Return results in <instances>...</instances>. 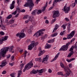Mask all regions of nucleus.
<instances>
[{
	"mask_svg": "<svg viewBox=\"0 0 77 77\" xmlns=\"http://www.w3.org/2000/svg\"><path fill=\"white\" fill-rule=\"evenodd\" d=\"M26 1L28 2L27 3L26 2L24 6L25 7H29V9H30V11H31L33 8L34 4L32 0H26Z\"/></svg>",
	"mask_w": 77,
	"mask_h": 77,
	"instance_id": "f257e3e1",
	"label": "nucleus"
},
{
	"mask_svg": "<svg viewBox=\"0 0 77 77\" xmlns=\"http://www.w3.org/2000/svg\"><path fill=\"white\" fill-rule=\"evenodd\" d=\"M33 64L32 61L30 62L25 66L23 70V72H25L26 71L29 70L30 68H31L32 67H33Z\"/></svg>",
	"mask_w": 77,
	"mask_h": 77,
	"instance_id": "f03ea898",
	"label": "nucleus"
},
{
	"mask_svg": "<svg viewBox=\"0 0 77 77\" xmlns=\"http://www.w3.org/2000/svg\"><path fill=\"white\" fill-rule=\"evenodd\" d=\"M45 30L44 29H40L35 33L34 35L33 36H35L36 35L35 37H36V38H38L39 36H41V35L44 34V32H44V31H45Z\"/></svg>",
	"mask_w": 77,
	"mask_h": 77,
	"instance_id": "7ed1b4c3",
	"label": "nucleus"
},
{
	"mask_svg": "<svg viewBox=\"0 0 77 77\" xmlns=\"http://www.w3.org/2000/svg\"><path fill=\"white\" fill-rule=\"evenodd\" d=\"M38 44H39L38 42L35 43V41H32V43L28 46V50H32V48H33L35 46H36Z\"/></svg>",
	"mask_w": 77,
	"mask_h": 77,
	"instance_id": "20e7f679",
	"label": "nucleus"
},
{
	"mask_svg": "<svg viewBox=\"0 0 77 77\" xmlns=\"http://www.w3.org/2000/svg\"><path fill=\"white\" fill-rule=\"evenodd\" d=\"M64 70L66 72V73L64 75L65 77H68L70 75V73H71V70L69 69V68L68 67H66L64 68ZM70 72V73H69Z\"/></svg>",
	"mask_w": 77,
	"mask_h": 77,
	"instance_id": "39448f33",
	"label": "nucleus"
},
{
	"mask_svg": "<svg viewBox=\"0 0 77 77\" xmlns=\"http://www.w3.org/2000/svg\"><path fill=\"white\" fill-rule=\"evenodd\" d=\"M70 45V42H68L66 45L62 46L60 49L59 51H66L68 48V46Z\"/></svg>",
	"mask_w": 77,
	"mask_h": 77,
	"instance_id": "423d86ee",
	"label": "nucleus"
},
{
	"mask_svg": "<svg viewBox=\"0 0 77 77\" xmlns=\"http://www.w3.org/2000/svg\"><path fill=\"white\" fill-rule=\"evenodd\" d=\"M43 72H44V69H41L39 70L34 69L32 70V72H31L30 74H37V72H39L40 74H42Z\"/></svg>",
	"mask_w": 77,
	"mask_h": 77,
	"instance_id": "0eeeda50",
	"label": "nucleus"
},
{
	"mask_svg": "<svg viewBox=\"0 0 77 77\" xmlns=\"http://www.w3.org/2000/svg\"><path fill=\"white\" fill-rule=\"evenodd\" d=\"M75 34V31H72L71 33H70V34H69L68 35L67 38L65 37L63 38V40H66V39H71V38H72L74 36V35Z\"/></svg>",
	"mask_w": 77,
	"mask_h": 77,
	"instance_id": "6e6552de",
	"label": "nucleus"
},
{
	"mask_svg": "<svg viewBox=\"0 0 77 77\" xmlns=\"http://www.w3.org/2000/svg\"><path fill=\"white\" fill-rule=\"evenodd\" d=\"M58 17H59V11L58 10L54 11L52 15L53 18H55Z\"/></svg>",
	"mask_w": 77,
	"mask_h": 77,
	"instance_id": "1a4fd4ad",
	"label": "nucleus"
},
{
	"mask_svg": "<svg viewBox=\"0 0 77 77\" xmlns=\"http://www.w3.org/2000/svg\"><path fill=\"white\" fill-rule=\"evenodd\" d=\"M8 38V36H5L4 37H0V44L1 45L3 44V41H5L7 40Z\"/></svg>",
	"mask_w": 77,
	"mask_h": 77,
	"instance_id": "9d476101",
	"label": "nucleus"
},
{
	"mask_svg": "<svg viewBox=\"0 0 77 77\" xmlns=\"http://www.w3.org/2000/svg\"><path fill=\"white\" fill-rule=\"evenodd\" d=\"M66 8V5H65L63 9H62V10L64 11L66 14H67L70 11V8L69 7Z\"/></svg>",
	"mask_w": 77,
	"mask_h": 77,
	"instance_id": "9b49d317",
	"label": "nucleus"
},
{
	"mask_svg": "<svg viewBox=\"0 0 77 77\" xmlns=\"http://www.w3.org/2000/svg\"><path fill=\"white\" fill-rule=\"evenodd\" d=\"M69 51H71L69 53V54L67 56V57H71V56L74 54V52L73 51V48H71Z\"/></svg>",
	"mask_w": 77,
	"mask_h": 77,
	"instance_id": "f8f14e48",
	"label": "nucleus"
},
{
	"mask_svg": "<svg viewBox=\"0 0 77 77\" xmlns=\"http://www.w3.org/2000/svg\"><path fill=\"white\" fill-rule=\"evenodd\" d=\"M16 36H19L20 39H21L23 38H24L25 36V34L24 33V32H21L20 34L18 33L17 34Z\"/></svg>",
	"mask_w": 77,
	"mask_h": 77,
	"instance_id": "ddd939ff",
	"label": "nucleus"
},
{
	"mask_svg": "<svg viewBox=\"0 0 77 77\" xmlns=\"http://www.w3.org/2000/svg\"><path fill=\"white\" fill-rule=\"evenodd\" d=\"M29 18V19L28 20L30 22H32V17H30V16H29V15L25 16L23 18L24 20H26V19H28Z\"/></svg>",
	"mask_w": 77,
	"mask_h": 77,
	"instance_id": "4468645a",
	"label": "nucleus"
},
{
	"mask_svg": "<svg viewBox=\"0 0 77 77\" xmlns=\"http://www.w3.org/2000/svg\"><path fill=\"white\" fill-rule=\"evenodd\" d=\"M6 61L5 60H3L1 63V65H0V66L2 67V68H3V66H6Z\"/></svg>",
	"mask_w": 77,
	"mask_h": 77,
	"instance_id": "2eb2a0df",
	"label": "nucleus"
},
{
	"mask_svg": "<svg viewBox=\"0 0 77 77\" xmlns=\"http://www.w3.org/2000/svg\"><path fill=\"white\" fill-rule=\"evenodd\" d=\"M49 57V55H47L45 57H44L42 60V63H44L45 61H47Z\"/></svg>",
	"mask_w": 77,
	"mask_h": 77,
	"instance_id": "dca6fc26",
	"label": "nucleus"
},
{
	"mask_svg": "<svg viewBox=\"0 0 77 77\" xmlns=\"http://www.w3.org/2000/svg\"><path fill=\"white\" fill-rule=\"evenodd\" d=\"M60 54V53H58L55 56L54 59H53V60L51 61V62H52L54 61V60H56V59H57V58H58L59 55Z\"/></svg>",
	"mask_w": 77,
	"mask_h": 77,
	"instance_id": "f3484780",
	"label": "nucleus"
},
{
	"mask_svg": "<svg viewBox=\"0 0 77 77\" xmlns=\"http://www.w3.org/2000/svg\"><path fill=\"white\" fill-rule=\"evenodd\" d=\"M48 5V2H46L45 7H44L43 9L42 10V11H45V9L46 8H47V7Z\"/></svg>",
	"mask_w": 77,
	"mask_h": 77,
	"instance_id": "a211bd4d",
	"label": "nucleus"
},
{
	"mask_svg": "<svg viewBox=\"0 0 77 77\" xmlns=\"http://www.w3.org/2000/svg\"><path fill=\"white\" fill-rule=\"evenodd\" d=\"M23 74L22 72V71L21 70L18 71V76L17 77H20V75Z\"/></svg>",
	"mask_w": 77,
	"mask_h": 77,
	"instance_id": "6ab92c4d",
	"label": "nucleus"
},
{
	"mask_svg": "<svg viewBox=\"0 0 77 77\" xmlns=\"http://www.w3.org/2000/svg\"><path fill=\"white\" fill-rule=\"evenodd\" d=\"M14 23V20H11L7 23L8 25H9V24H11Z\"/></svg>",
	"mask_w": 77,
	"mask_h": 77,
	"instance_id": "aec40b11",
	"label": "nucleus"
},
{
	"mask_svg": "<svg viewBox=\"0 0 77 77\" xmlns=\"http://www.w3.org/2000/svg\"><path fill=\"white\" fill-rule=\"evenodd\" d=\"M37 11L38 10L37 9L33 11L31 13L32 15H35V14H36V12H37Z\"/></svg>",
	"mask_w": 77,
	"mask_h": 77,
	"instance_id": "412c9836",
	"label": "nucleus"
},
{
	"mask_svg": "<svg viewBox=\"0 0 77 77\" xmlns=\"http://www.w3.org/2000/svg\"><path fill=\"white\" fill-rule=\"evenodd\" d=\"M75 60V58H72L70 59V60L68 59H67L66 60V61L67 62H71V61L72 60Z\"/></svg>",
	"mask_w": 77,
	"mask_h": 77,
	"instance_id": "4be33fe9",
	"label": "nucleus"
},
{
	"mask_svg": "<svg viewBox=\"0 0 77 77\" xmlns=\"http://www.w3.org/2000/svg\"><path fill=\"white\" fill-rule=\"evenodd\" d=\"M51 47V46L50 45H48V43L46 44V45L45 47V48H48V49H49Z\"/></svg>",
	"mask_w": 77,
	"mask_h": 77,
	"instance_id": "5701e85b",
	"label": "nucleus"
},
{
	"mask_svg": "<svg viewBox=\"0 0 77 77\" xmlns=\"http://www.w3.org/2000/svg\"><path fill=\"white\" fill-rule=\"evenodd\" d=\"M48 43H53L54 42V39H51V40H49L48 42Z\"/></svg>",
	"mask_w": 77,
	"mask_h": 77,
	"instance_id": "b1692460",
	"label": "nucleus"
},
{
	"mask_svg": "<svg viewBox=\"0 0 77 77\" xmlns=\"http://www.w3.org/2000/svg\"><path fill=\"white\" fill-rule=\"evenodd\" d=\"M35 61H38L39 62H41V60H42V59L41 58H35Z\"/></svg>",
	"mask_w": 77,
	"mask_h": 77,
	"instance_id": "393cba45",
	"label": "nucleus"
},
{
	"mask_svg": "<svg viewBox=\"0 0 77 77\" xmlns=\"http://www.w3.org/2000/svg\"><path fill=\"white\" fill-rule=\"evenodd\" d=\"M70 26H71V24L70 23H69V25L67 26V30H68V32H69V31L70 30Z\"/></svg>",
	"mask_w": 77,
	"mask_h": 77,
	"instance_id": "a878e982",
	"label": "nucleus"
},
{
	"mask_svg": "<svg viewBox=\"0 0 77 77\" xmlns=\"http://www.w3.org/2000/svg\"><path fill=\"white\" fill-rule=\"evenodd\" d=\"M57 74V75H61L63 76H65V75L63 74V73L61 72H58Z\"/></svg>",
	"mask_w": 77,
	"mask_h": 77,
	"instance_id": "bb28decb",
	"label": "nucleus"
},
{
	"mask_svg": "<svg viewBox=\"0 0 77 77\" xmlns=\"http://www.w3.org/2000/svg\"><path fill=\"white\" fill-rule=\"evenodd\" d=\"M1 29L3 30H6V27H5V25H3L1 27Z\"/></svg>",
	"mask_w": 77,
	"mask_h": 77,
	"instance_id": "cd10ccee",
	"label": "nucleus"
},
{
	"mask_svg": "<svg viewBox=\"0 0 77 77\" xmlns=\"http://www.w3.org/2000/svg\"><path fill=\"white\" fill-rule=\"evenodd\" d=\"M42 12H44V11H42V10H38L37 13L38 15H39V14H41Z\"/></svg>",
	"mask_w": 77,
	"mask_h": 77,
	"instance_id": "c85d7f7f",
	"label": "nucleus"
},
{
	"mask_svg": "<svg viewBox=\"0 0 77 77\" xmlns=\"http://www.w3.org/2000/svg\"><path fill=\"white\" fill-rule=\"evenodd\" d=\"M65 33V30H64L63 31H62L60 33V35L61 36H63V35H64V33Z\"/></svg>",
	"mask_w": 77,
	"mask_h": 77,
	"instance_id": "c756f323",
	"label": "nucleus"
},
{
	"mask_svg": "<svg viewBox=\"0 0 77 77\" xmlns=\"http://www.w3.org/2000/svg\"><path fill=\"white\" fill-rule=\"evenodd\" d=\"M12 17V14H10L7 17H6V18L7 19H11V18Z\"/></svg>",
	"mask_w": 77,
	"mask_h": 77,
	"instance_id": "7c9ffc66",
	"label": "nucleus"
},
{
	"mask_svg": "<svg viewBox=\"0 0 77 77\" xmlns=\"http://www.w3.org/2000/svg\"><path fill=\"white\" fill-rule=\"evenodd\" d=\"M47 35L46 34L44 36H43L41 38V39L42 40H44V39L45 38H47Z\"/></svg>",
	"mask_w": 77,
	"mask_h": 77,
	"instance_id": "2f4dec72",
	"label": "nucleus"
},
{
	"mask_svg": "<svg viewBox=\"0 0 77 77\" xmlns=\"http://www.w3.org/2000/svg\"><path fill=\"white\" fill-rule=\"evenodd\" d=\"M42 51H40L39 53L38 54V56H41V55L43 54V53L44 52H42Z\"/></svg>",
	"mask_w": 77,
	"mask_h": 77,
	"instance_id": "473e14b6",
	"label": "nucleus"
},
{
	"mask_svg": "<svg viewBox=\"0 0 77 77\" xmlns=\"http://www.w3.org/2000/svg\"><path fill=\"white\" fill-rule=\"evenodd\" d=\"M77 4V3H72L71 5L70 6H72V8H73L75 7V5Z\"/></svg>",
	"mask_w": 77,
	"mask_h": 77,
	"instance_id": "72a5a7b5",
	"label": "nucleus"
},
{
	"mask_svg": "<svg viewBox=\"0 0 77 77\" xmlns=\"http://www.w3.org/2000/svg\"><path fill=\"white\" fill-rule=\"evenodd\" d=\"M31 22H32V24L34 26H35V25H36V22L35 21L33 20H32V21Z\"/></svg>",
	"mask_w": 77,
	"mask_h": 77,
	"instance_id": "f704fd0d",
	"label": "nucleus"
},
{
	"mask_svg": "<svg viewBox=\"0 0 77 77\" xmlns=\"http://www.w3.org/2000/svg\"><path fill=\"white\" fill-rule=\"evenodd\" d=\"M14 5L11 4L10 7V8L11 9H13L14 8Z\"/></svg>",
	"mask_w": 77,
	"mask_h": 77,
	"instance_id": "c9c22d12",
	"label": "nucleus"
},
{
	"mask_svg": "<svg viewBox=\"0 0 77 77\" xmlns=\"http://www.w3.org/2000/svg\"><path fill=\"white\" fill-rule=\"evenodd\" d=\"M17 12H21V11H20V8L17 7V8L16 10V11Z\"/></svg>",
	"mask_w": 77,
	"mask_h": 77,
	"instance_id": "e433bc0d",
	"label": "nucleus"
},
{
	"mask_svg": "<svg viewBox=\"0 0 77 77\" xmlns=\"http://www.w3.org/2000/svg\"><path fill=\"white\" fill-rule=\"evenodd\" d=\"M20 69L22 70L23 68V67H24V64L22 63V64H21L20 66Z\"/></svg>",
	"mask_w": 77,
	"mask_h": 77,
	"instance_id": "4c0bfd02",
	"label": "nucleus"
},
{
	"mask_svg": "<svg viewBox=\"0 0 77 77\" xmlns=\"http://www.w3.org/2000/svg\"><path fill=\"white\" fill-rule=\"evenodd\" d=\"M60 65L61 67L62 68H64H64H66V67H65V66H64V65H63V63H61L60 64Z\"/></svg>",
	"mask_w": 77,
	"mask_h": 77,
	"instance_id": "58836bf2",
	"label": "nucleus"
},
{
	"mask_svg": "<svg viewBox=\"0 0 77 77\" xmlns=\"http://www.w3.org/2000/svg\"><path fill=\"white\" fill-rule=\"evenodd\" d=\"M56 18H55L54 19H53L52 21H51V23L53 24V23H54V22H55L56 21Z\"/></svg>",
	"mask_w": 77,
	"mask_h": 77,
	"instance_id": "ea45409f",
	"label": "nucleus"
},
{
	"mask_svg": "<svg viewBox=\"0 0 77 77\" xmlns=\"http://www.w3.org/2000/svg\"><path fill=\"white\" fill-rule=\"evenodd\" d=\"M61 27L63 28V30H65L66 29V26H65V25L64 24L61 26Z\"/></svg>",
	"mask_w": 77,
	"mask_h": 77,
	"instance_id": "a19ab883",
	"label": "nucleus"
},
{
	"mask_svg": "<svg viewBox=\"0 0 77 77\" xmlns=\"http://www.w3.org/2000/svg\"><path fill=\"white\" fill-rule=\"evenodd\" d=\"M57 35V33H55L52 35L51 36L52 37H54V36H56Z\"/></svg>",
	"mask_w": 77,
	"mask_h": 77,
	"instance_id": "79ce46f5",
	"label": "nucleus"
},
{
	"mask_svg": "<svg viewBox=\"0 0 77 77\" xmlns=\"http://www.w3.org/2000/svg\"><path fill=\"white\" fill-rule=\"evenodd\" d=\"M10 75H11V77H15V73H11L10 74Z\"/></svg>",
	"mask_w": 77,
	"mask_h": 77,
	"instance_id": "37998d69",
	"label": "nucleus"
},
{
	"mask_svg": "<svg viewBox=\"0 0 77 77\" xmlns=\"http://www.w3.org/2000/svg\"><path fill=\"white\" fill-rule=\"evenodd\" d=\"M0 35H5V33L2 31H1L0 32Z\"/></svg>",
	"mask_w": 77,
	"mask_h": 77,
	"instance_id": "c03bdc74",
	"label": "nucleus"
},
{
	"mask_svg": "<svg viewBox=\"0 0 77 77\" xmlns=\"http://www.w3.org/2000/svg\"><path fill=\"white\" fill-rule=\"evenodd\" d=\"M55 27H56L57 29H58L59 27V26L56 24L55 26Z\"/></svg>",
	"mask_w": 77,
	"mask_h": 77,
	"instance_id": "a18cd8bd",
	"label": "nucleus"
},
{
	"mask_svg": "<svg viewBox=\"0 0 77 77\" xmlns=\"http://www.w3.org/2000/svg\"><path fill=\"white\" fill-rule=\"evenodd\" d=\"M69 66L70 68H71L72 67V64H69Z\"/></svg>",
	"mask_w": 77,
	"mask_h": 77,
	"instance_id": "49530a36",
	"label": "nucleus"
},
{
	"mask_svg": "<svg viewBox=\"0 0 77 77\" xmlns=\"http://www.w3.org/2000/svg\"><path fill=\"white\" fill-rule=\"evenodd\" d=\"M1 23H0V27H1V26H3L2 24L3 22L2 21V20H1Z\"/></svg>",
	"mask_w": 77,
	"mask_h": 77,
	"instance_id": "de8ad7c7",
	"label": "nucleus"
},
{
	"mask_svg": "<svg viewBox=\"0 0 77 77\" xmlns=\"http://www.w3.org/2000/svg\"><path fill=\"white\" fill-rule=\"evenodd\" d=\"M17 11H15L14 12L12 13V15H16L17 14Z\"/></svg>",
	"mask_w": 77,
	"mask_h": 77,
	"instance_id": "09e8293b",
	"label": "nucleus"
},
{
	"mask_svg": "<svg viewBox=\"0 0 77 77\" xmlns=\"http://www.w3.org/2000/svg\"><path fill=\"white\" fill-rule=\"evenodd\" d=\"M31 41V40L30 39H28L27 41V43H28V44H29V43Z\"/></svg>",
	"mask_w": 77,
	"mask_h": 77,
	"instance_id": "8fccbe9b",
	"label": "nucleus"
},
{
	"mask_svg": "<svg viewBox=\"0 0 77 77\" xmlns=\"http://www.w3.org/2000/svg\"><path fill=\"white\" fill-rule=\"evenodd\" d=\"M8 21H9V19L7 18L6 19L5 23H7V25H8V22H9Z\"/></svg>",
	"mask_w": 77,
	"mask_h": 77,
	"instance_id": "3c124183",
	"label": "nucleus"
},
{
	"mask_svg": "<svg viewBox=\"0 0 77 77\" xmlns=\"http://www.w3.org/2000/svg\"><path fill=\"white\" fill-rule=\"evenodd\" d=\"M6 71L5 70L3 71L2 73V74H6Z\"/></svg>",
	"mask_w": 77,
	"mask_h": 77,
	"instance_id": "603ef678",
	"label": "nucleus"
},
{
	"mask_svg": "<svg viewBox=\"0 0 77 77\" xmlns=\"http://www.w3.org/2000/svg\"><path fill=\"white\" fill-rule=\"evenodd\" d=\"M28 32L29 34H30V33H32V30L30 29H29L28 30Z\"/></svg>",
	"mask_w": 77,
	"mask_h": 77,
	"instance_id": "864d4df0",
	"label": "nucleus"
},
{
	"mask_svg": "<svg viewBox=\"0 0 77 77\" xmlns=\"http://www.w3.org/2000/svg\"><path fill=\"white\" fill-rule=\"evenodd\" d=\"M7 47V48H8V47H9V51H10V52H11V51H12V49L11 48H10L9 47ZM8 48V49H9Z\"/></svg>",
	"mask_w": 77,
	"mask_h": 77,
	"instance_id": "5fc2aeb1",
	"label": "nucleus"
},
{
	"mask_svg": "<svg viewBox=\"0 0 77 77\" xmlns=\"http://www.w3.org/2000/svg\"><path fill=\"white\" fill-rule=\"evenodd\" d=\"M9 64L10 65H11V66H13V65H14V63H9Z\"/></svg>",
	"mask_w": 77,
	"mask_h": 77,
	"instance_id": "6e6d98bb",
	"label": "nucleus"
},
{
	"mask_svg": "<svg viewBox=\"0 0 77 77\" xmlns=\"http://www.w3.org/2000/svg\"><path fill=\"white\" fill-rule=\"evenodd\" d=\"M39 2H40V0H36L35 3H36V4H38Z\"/></svg>",
	"mask_w": 77,
	"mask_h": 77,
	"instance_id": "4d7b16f0",
	"label": "nucleus"
},
{
	"mask_svg": "<svg viewBox=\"0 0 77 77\" xmlns=\"http://www.w3.org/2000/svg\"><path fill=\"white\" fill-rule=\"evenodd\" d=\"M57 29V28L55 27V28H54V29L53 31V32H55V30H56Z\"/></svg>",
	"mask_w": 77,
	"mask_h": 77,
	"instance_id": "13d9d810",
	"label": "nucleus"
},
{
	"mask_svg": "<svg viewBox=\"0 0 77 77\" xmlns=\"http://www.w3.org/2000/svg\"><path fill=\"white\" fill-rule=\"evenodd\" d=\"M14 56H13L11 57V59L12 60H14Z\"/></svg>",
	"mask_w": 77,
	"mask_h": 77,
	"instance_id": "bf43d9fd",
	"label": "nucleus"
},
{
	"mask_svg": "<svg viewBox=\"0 0 77 77\" xmlns=\"http://www.w3.org/2000/svg\"><path fill=\"white\" fill-rule=\"evenodd\" d=\"M75 39V38H73L70 41V42H74V40Z\"/></svg>",
	"mask_w": 77,
	"mask_h": 77,
	"instance_id": "052dcab7",
	"label": "nucleus"
},
{
	"mask_svg": "<svg viewBox=\"0 0 77 77\" xmlns=\"http://www.w3.org/2000/svg\"><path fill=\"white\" fill-rule=\"evenodd\" d=\"M20 14L18 13L15 16V18H17L18 17V15H19Z\"/></svg>",
	"mask_w": 77,
	"mask_h": 77,
	"instance_id": "680f3d73",
	"label": "nucleus"
},
{
	"mask_svg": "<svg viewBox=\"0 0 77 77\" xmlns=\"http://www.w3.org/2000/svg\"><path fill=\"white\" fill-rule=\"evenodd\" d=\"M65 20L66 21H69V19H68V18L67 17L65 18Z\"/></svg>",
	"mask_w": 77,
	"mask_h": 77,
	"instance_id": "e2e57ef3",
	"label": "nucleus"
},
{
	"mask_svg": "<svg viewBox=\"0 0 77 77\" xmlns=\"http://www.w3.org/2000/svg\"><path fill=\"white\" fill-rule=\"evenodd\" d=\"M29 21H30V20H27L25 21V23H29Z\"/></svg>",
	"mask_w": 77,
	"mask_h": 77,
	"instance_id": "0e129e2a",
	"label": "nucleus"
},
{
	"mask_svg": "<svg viewBox=\"0 0 77 77\" xmlns=\"http://www.w3.org/2000/svg\"><path fill=\"white\" fill-rule=\"evenodd\" d=\"M17 3L18 4H19L20 3V0H17Z\"/></svg>",
	"mask_w": 77,
	"mask_h": 77,
	"instance_id": "69168bd1",
	"label": "nucleus"
},
{
	"mask_svg": "<svg viewBox=\"0 0 77 77\" xmlns=\"http://www.w3.org/2000/svg\"><path fill=\"white\" fill-rule=\"evenodd\" d=\"M48 72L50 73H51V72H52V70H51V69H49L48 70Z\"/></svg>",
	"mask_w": 77,
	"mask_h": 77,
	"instance_id": "338daca9",
	"label": "nucleus"
},
{
	"mask_svg": "<svg viewBox=\"0 0 77 77\" xmlns=\"http://www.w3.org/2000/svg\"><path fill=\"white\" fill-rule=\"evenodd\" d=\"M14 4H15V1H13L12 2L11 5H14Z\"/></svg>",
	"mask_w": 77,
	"mask_h": 77,
	"instance_id": "774afa93",
	"label": "nucleus"
}]
</instances>
